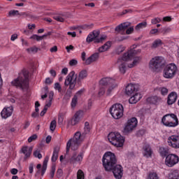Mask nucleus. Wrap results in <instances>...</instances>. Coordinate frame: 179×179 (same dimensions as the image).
<instances>
[{
    "mask_svg": "<svg viewBox=\"0 0 179 179\" xmlns=\"http://www.w3.org/2000/svg\"><path fill=\"white\" fill-rule=\"evenodd\" d=\"M90 134V124L89 122H85L84 131L81 134L80 131L75 133L73 137L69 140L66 143V153H69V150L71 148L72 150H78L82 142L85 141L86 135Z\"/></svg>",
    "mask_w": 179,
    "mask_h": 179,
    "instance_id": "1",
    "label": "nucleus"
},
{
    "mask_svg": "<svg viewBox=\"0 0 179 179\" xmlns=\"http://www.w3.org/2000/svg\"><path fill=\"white\" fill-rule=\"evenodd\" d=\"M87 78V71L86 70H82L79 74L78 77L76 74H75V72L72 71L69 73V75L66 76L64 85L65 86H69L70 90H73L75 89V86L77 83H80L83 79H86Z\"/></svg>",
    "mask_w": 179,
    "mask_h": 179,
    "instance_id": "2",
    "label": "nucleus"
},
{
    "mask_svg": "<svg viewBox=\"0 0 179 179\" xmlns=\"http://www.w3.org/2000/svg\"><path fill=\"white\" fill-rule=\"evenodd\" d=\"M13 86L18 87L22 92H27L29 90V71H24L20 74L17 78L11 82Z\"/></svg>",
    "mask_w": 179,
    "mask_h": 179,
    "instance_id": "3",
    "label": "nucleus"
},
{
    "mask_svg": "<svg viewBox=\"0 0 179 179\" xmlns=\"http://www.w3.org/2000/svg\"><path fill=\"white\" fill-rule=\"evenodd\" d=\"M103 166L106 171H111L113 167L117 164L115 155L111 152H107L103 157Z\"/></svg>",
    "mask_w": 179,
    "mask_h": 179,
    "instance_id": "4",
    "label": "nucleus"
},
{
    "mask_svg": "<svg viewBox=\"0 0 179 179\" xmlns=\"http://www.w3.org/2000/svg\"><path fill=\"white\" fill-rule=\"evenodd\" d=\"M135 53L134 50L129 51L123 55L121 58H119L117 60V65L120 73L124 75L127 72V62L131 61L134 58Z\"/></svg>",
    "mask_w": 179,
    "mask_h": 179,
    "instance_id": "5",
    "label": "nucleus"
},
{
    "mask_svg": "<svg viewBox=\"0 0 179 179\" xmlns=\"http://www.w3.org/2000/svg\"><path fill=\"white\" fill-rule=\"evenodd\" d=\"M108 139L115 148H122L125 142L124 137L118 132H110L108 136Z\"/></svg>",
    "mask_w": 179,
    "mask_h": 179,
    "instance_id": "6",
    "label": "nucleus"
},
{
    "mask_svg": "<svg viewBox=\"0 0 179 179\" xmlns=\"http://www.w3.org/2000/svg\"><path fill=\"white\" fill-rule=\"evenodd\" d=\"M162 122L168 128H175L178 125V117L174 113L167 114L163 116Z\"/></svg>",
    "mask_w": 179,
    "mask_h": 179,
    "instance_id": "7",
    "label": "nucleus"
},
{
    "mask_svg": "<svg viewBox=\"0 0 179 179\" xmlns=\"http://www.w3.org/2000/svg\"><path fill=\"white\" fill-rule=\"evenodd\" d=\"M110 113L115 120H120L124 115V106L121 103H116L110 108Z\"/></svg>",
    "mask_w": 179,
    "mask_h": 179,
    "instance_id": "8",
    "label": "nucleus"
},
{
    "mask_svg": "<svg viewBox=\"0 0 179 179\" xmlns=\"http://www.w3.org/2000/svg\"><path fill=\"white\" fill-rule=\"evenodd\" d=\"M99 36H100V31L94 30L90 32L86 38L87 43H92V41L96 43H103L107 38L106 35H102L100 38Z\"/></svg>",
    "mask_w": 179,
    "mask_h": 179,
    "instance_id": "9",
    "label": "nucleus"
},
{
    "mask_svg": "<svg viewBox=\"0 0 179 179\" xmlns=\"http://www.w3.org/2000/svg\"><path fill=\"white\" fill-rule=\"evenodd\" d=\"M177 66L174 63H171L164 69V78L165 79H173L177 73Z\"/></svg>",
    "mask_w": 179,
    "mask_h": 179,
    "instance_id": "10",
    "label": "nucleus"
},
{
    "mask_svg": "<svg viewBox=\"0 0 179 179\" xmlns=\"http://www.w3.org/2000/svg\"><path fill=\"white\" fill-rule=\"evenodd\" d=\"M162 65H164V58L159 56L152 58L149 64L150 69L153 71L160 69Z\"/></svg>",
    "mask_w": 179,
    "mask_h": 179,
    "instance_id": "11",
    "label": "nucleus"
},
{
    "mask_svg": "<svg viewBox=\"0 0 179 179\" xmlns=\"http://www.w3.org/2000/svg\"><path fill=\"white\" fill-rule=\"evenodd\" d=\"M138 125V120L136 117H132L129 120L124 128L123 132L125 135L127 134H129V132H132L134 131V128H136Z\"/></svg>",
    "mask_w": 179,
    "mask_h": 179,
    "instance_id": "12",
    "label": "nucleus"
},
{
    "mask_svg": "<svg viewBox=\"0 0 179 179\" xmlns=\"http://www.w3.org/2000/svg\"><path fill=\"white\" fill-rule=\"evenodd\" d=\"M178 162L179 157L175 154L168 155L165 159V164L168 167H173V166H176Z\"/></svg>",
    "mask_w": 179,
    "mask_h": 179,
    "instance_id": "13",
    "label": "nucleus"
},
{
    "mask_svg": "<svg viewBox=\"0 0 179 179\" xmlns=\"http://www.w3.org/2000/svg\"><path fill=\"white\" fill-rule=\"evenodd\" d=\"M167 143L173 149H179V136L178 135H171L168 137Z\"/></svg>",
    "mask_w": 179,
    "mask_h": 179,
    "instance_id": "14",
    "label": "nucleus"
},
{
    "mask_svg": "<svg viewBox=\"0 0 179 179\" xmlns=\"http://www.w3.org/2000/svg\"><path fill=\"white\" fill-rule=\"evenodd\" d=\"M111 170L113 171L115 178H122V176H124V169L122 168V166L120 164H116L112 168Z\"/></svg>",
    "mask_w": 179,
    "mask_h": 179,
    "instance_id": "15",
    "label": "nucleus"
},
{
    "mask_svg": "<svg viewBox=\"0 0 179 179\" xmlns=\"http://www.w3.org/2000/svg\"><path fill=\"white\" fill-rule=\"evenodd\" d=\"M13 113V106H9L7 108H4L1 112V118L6 120V118H9Z\"/></svg>",
    "mask_w": 179,
    "mask_h": 179,
    "instance_id": "16",
    "label": "nucleus"
},
{
    "mask_svg": "<svg viewBox=\"0 0 179 179\" xmlns=\"http://www.w3.org/2000/svg\"><path fill=\"white\" fill-rule=\"evenodd\" d=\"M138 92V85L135 84H129L125 89V93L128 96H131V94H134V93H136Z\"/></svg>",
    "mask_w": 179,
    "mask_h": 179,
    "instance_id": "17",
    "label": "nucleus"
},
{
    "mask_svg": "<svg viewBox=\"0 0 179 179\" xmlns=\"http://www.w3.org/2000/svg\"><path fill=\"white\" fill-rule=\"evenodd\" d=\"M129 26H131V22H124L117 25L115 27V31H117V33H121V31H125V30H127L128 27H129Z\"/></svg>",
    "mask_w": 179,
    "mask_h": 179,
    "instance_id": "18",
    "label": "nucleus"
},
{
    "mask_svg": "<svg viewBox=\"0 0 179 179\" xmlns=\"http://www.w3.org/2000/svg\"><path fill=\"white\" fill-rule=\"evenodd\" d=\"M49 159H50V157H45L42 169H38V171L36 172V176L41 173V176L43 177V176H44V174H45V171H47V164H48Z\"/></svg>",
    "mask_w": 179,
    "mask_h": 179,
    "instance_id": "19",
    "label": "nucleus"
},
{
    "mask_svg": "<svg viewBox=\"0 0 179 179\" xmlns=\"http://www.w3.org/2000/svg\"><path fill=\"white\" fill-rule=\"evenodd\" d=\"M100 57V55L99 52H95L93 55H92L90 57H88L85 62V65H90L92 62H96L97 59H99V57Z\"/></svg>",
    "mask_w": 179,
    "mask_h": 179,
    "instance_id": "20",
    "label": "nucleus"
},
{
    "mask_svg": "<svg viewBox=\"0 0 179 179\" xmlns=\"http://www.w3.org/2000/svg\"><path fill=\"white\" fill-rule=\"evenodd\" d=\"M176 101H177V93L172 92L168 96L167 104L171 106L172 104H174Z\"/></svg>",
    "mask_w": 179,
    "mask_h": 179,
    "instance_id": "21",
    "label": "nucleus"
},
{
    "mask_svg": "<svg viewBox=\"0 0 179 179\" xmlns=\"http://www.w3.org/2000/svg\"><path fill=\"white\" fill-rule=\"evenodd\" d=\"M83 114V111L82 110L78 111L75 114L74 117L71 120V125H76V124L79 122V120H80V117H82Z\"/></svg>",
    "mask_w": 179,
    "mask_h": 179,
    "instance_id": "22",
    "label": "nucleus"
},
{
    "mask_svg": "<svg viewBox=\"0 0 179 179\" xmlns=\"http://www.w3.org/2000/svg\"><path fill=\"white\" fill-rule=\"evenodd\" d=\"M33 151L32 147L24 146L22 148V152L24 155V159L29 158Z\"/></svg>",
    "mask_w": 179,
    "mask_h": 179,
    "instance_id": "23",
    "label": "nucleus"
},
{
    "mask_svg": "<svg viewBox=\"0 0 179 179\" xmlns=\"http://www.w3.org/2000/svg\"><path fill=\"white\" fill-rule=\"evenodd\" d=\"M141 99H142V95H141L139 93H136L129 99V103L130 104H136V102L139 101Z\"/></svg>",
    "mask_w": 179,
    "mask_h": 179,
    "instance_id": "24",
    "label": "nucleus"
},
{
    "mask_svg": "<svg viewBox=\"0 0 179 179\" xmlns=\"http://www.w3.org/2000/svg\"><path fill=\"white\" fill-rule=\"evenodd\" d=\"M114 82L115 81L110 78H104L99 81V85L100 86H107V85H110Z\"/></svg>",
    "mask_w": 179,
    "mask_h": 179,
    "instance_id": "25",
    "label": "nucleus"
},
{
    "mask_svg": "<svg viewBox=\"0 0 179 179\" xmlns=\"http://www.w3.org/2000/svg\"><path fill=\"white\" fill-rule=\"evenodd\" d=\"M48 36H51V32H48L41 36H38L37 34H34L30 37V38L31 40H36V41H41V40H44V38H45V37H48Z\"/></svg>",
    "mask_w": 179,
    "mask_h": 179,
    "instance_id": "26",
    "label": "nucleus"
},
{
    "mask_svg": "<svg viewBox=\"0 0 179 179\" xmlns=\"http://www.w3.org/2000/svg\"><path fill=\"white\" fill-rule=\"evenodd\" d=\"M83 160V153L80 152L78 157L76 153H74L72 157L70 159L71 163H75L76 162H82Z\"/></svg>",
    "mask_w": 179,
    "mask_h": 179,
    "instance_id": "27",
    "label": "nucleus"
},
{
    "mask_svg": "<svg viewBox=\"0 0 179 179\" xmlns=\"http://www.w3.org/2000/svg\"><path fill=\"white\" fill-rule=\"evenodd\" d=\"M143 149L144 150L143 155L145 157H152V148H150V145H145Z\"/></svg>",
    "mask_w": 179,
    "mask_h": 179,
    "instance_id": "28",
    "label": "nucleus"
},
{
    "mask_svg": "<svg viewBox=\"0 0 179 179\" xmlns=\"http://www.w3.org/2000/svg\"><path fill=\"white\" fill-rule=\"evenodd\" d=\"M59 153V146H56L54 148V150H53V153H52V156L51 158V161L53 163H55L57 162V159H58V154Z\"/></svg>",
    "mask_w": 179,
    "mask_h": 179,
    "instance_id": "29",
    "label": "nucleus"
},
{
    "mask_svg": "<svg viewBox=\"0 0 179 179\" xmlns=\"http://www.w3.org/2000/svg\"><path fill=\"white\" fill-rule=\"evenodd\" d=\"M111 47V42L108 41L98 49L99 52H104Z\"/></svg>",
    "mask_w": 179,
    "mask_h": 179,
    "instance_id": "30",
    "label": "nucleus"
},
{
    "mask_svg": "<svg viewBox=\"0 0 179 179\" xmlns=\"http://www.w3.org/2000/svg\"><path fill=\"white\" fill-rule=\"evenodd\" d=\"M117 86H118V85H117V83H115V81L113 83L109 84L108 87L106 91V95L110 96V94H111V92H113V90H114L115 89V87H117Z\"/></svg>",
    "mask_w": 179,
    "mask_h": 179,
    "instance_id": "31",
    "label": "nucleus"
},
{
    "mask_svg": "<svg viewBox=\"0 0 179 179\" xmlns=\"http://www.w3.org/2000/svg\"><path fill=\"white\" fill-rule=\"evenodd\" d=\"M169 179H179V171L178 170L172 171L169 175Z\"/></svg>",
    "mask_w": 179,
    "mask_h": 179,
    "instance_id": "32",
    "label": "nucleus"
},
{
    "mask_svg": "<svg viewBox=\"0 0 179 179\" xmlns=\"http://www.w3.org/2000/svg\"><path fill=\"white\" fill-rule=\"evenodd\" d=\"M163 45V41L161 39H156L152 43V48H157Z\"/></svg>",
    "mask_w": 179,
    "mask_h": 179,
    "instance_id": "33",
    "label": "nucleus"
},
{
    "mask_svg": "<svg viewBox=\"0 0 179 179\" xmlns=\"http://www.w3.org/2000/svg\"><path fill=\"white\" fill-rule=\"evenodd\" d=\"M159 155L162 157H166L169 155V148L164 147L159 148Z\"/></svg>",
    "mask_w": 179,
    "mask_h": 179,
    "instance_id": "34",
    "label": "nucleus"
},
{
    "mask_svg": "<svg viewBox=\"0 0 179 179\" xmlns=\"http://www.w3.org/2000/svg\"><path fill=\"white\" fill-rule=\"evenodd\" d=\"M159 100H160L159 99L158 96H151L147 99V101L148 103H150L151 104H157V103L159 102Z\"/></svg>",
    "mask_w": 179,
    "mask_h": 179,
    "instance_id": "35",
    "label": "nucleus"
},
{
    "mask_svg": "<svg viewBox=\"0 0 179 179\" xmlns=\"http://www.w3.org/2000/svg\"><path fill=\"white\" fill-rule=\"evenodd\" d=\"M142 59L141 57H136L134 58V61L132 64H130L128 65V68H134V66H136L138 64H139V62Z\"/></svg>",
    "mask_w": 179,
    "mask_h": 179,
    "instance_id": "36",
    "label": "nucleus"
},
{
    "mask_svg": "<svg viewBox=\"0 0 179 179\" xmlns=\"http://www.w3.org/2000/svg\"><path fill=\"white\" fill-rule=\"evenodd\" d=\"M146 26H148V22H141L136 26L135 30H136V31H139V30H141L142 29H145V27H146Z\"/></svg>",
    "mask_w": 179,
    "mask_h": 179,
    "instance_id": "37",
    "label": "nucleus"
},
{
    "mask_svg": "<svg viewBox=\"0 0 179 179\" xmlns=\"http://www.w3.org/2000/svg\"><path fill=\"white\" fill-rule=\"evenodd\" d=\"M26 51H27V52H28V54H36L38 51V48H37L36 46H33V47L27 48L26 50Z\"/></svg>",
    "mask_w": 179,
    "mask_h": 179,
    "instance_id": "38",
    "label": "nucleus"
},
{
    "mask_svg": "<svg viewBox=\"0 0 179 179\" xmlns=\"http://www.w3.org/2000/svg\"><path fill=\"white\" fill-rule=\"evenodd\" d=\"M53 19H55V20H57V22H65L66 17H65V15H54Z\"/></svg>",
    "mask_w": 179,
    "mask_h": 179,
    "instance_id": "39",
    "label": "nucleus"
},
{
    "mask_svg": "<svg viewBox=\"0 0 179 179\" xmlns=\"http://www.w3.org/2000/svg\"><path fill=\"white\" fill-rule=\"evenodd\" d=\"M159 92H160L162 96H167L169 94V89L164 87H161L158 88Z\"/></svg>",
    "mask_w": 179,
    "mask_h": 179,
    "instance_id": "40",
    "label": "nucleus"
},
{
    "mask_svg": "<svg viewBox=\"0 0 179 179\" xmlns=\"http://www.w3.org/2000/svg\"><path fill=\"white\" fill-rule=\"evenodd\" d=\"M76 104H78V95H75L71 101V107L72 108H75L76 107Z\"/></svg>",
    "mask_w": 179,
    "mask_h": 179,
    "instance_id": "41",
    "label": "nucleus"
},
{
    "mask_svg": "<svg viewBox=\"0 0 179 179\" xmlns=\"http://www.w3.org/2000/svg\"><path fill=\"white\" fill-rule=\"evenodd\" d=\"M77 179H85V173L80 169L78 171Z\"/></svg>",
    "mask_w": 179,
    "mask_h": 179,
    "instance_id": "42",
    "label": "nucleus"
},
{
    "mask_svg": "<svg viewBox=\"0 0 179 179\" xmlns=\"http://www.w3.org/2000/svg\"><path fill=\"white\" fill-rule=\"evenodd\" d=\"M55 165L53 164L52 165V167L50 169V178H54V176H55Z\"/></svg>",
    "mask_w": 179,
    "mask_h": 179,
    "instance_id": "43",
    "label": "nucleus"
},
{
    "mask_svg": "<svg viewBox=\"0 0 179 179\" xmlns=\"http://www.w3.org/2000/svg\"><path fill=\"white\" fill-rule=\"evenodd\" d=\"M55 128H57V121L52 120L50 122V131H55Z\"/></svg>",
    "mask_w": 179,
    "mask_h": 179,
    "instance_id": "44",
    "label": "nucleus"
},
{
    "mask_svg": "<svg viewBox=\"0 0 179 179\" xmlns=\"http://www.w3.org/2000/svg\"><path fill=\"white\" fill-rule=\"evenodd\" d=\"M124 50H125V48L122 45H120V46L117 48L116 54L120 55V54H121V52H124Z\"/></svg>",
    "mask_w": 179,
    "mask_h": 179,
    "instance_id": "45",
    "label": "nucleus"
},
{
    "mask_svg": "<svg viewBox=\"0 0 179 179\" xmlns=\"http://www.w3.org/2000/svg\"><path fill=\"white\" fill-rule=\"evenodd\" d=\"M72 97V91L68 90L64 95V99L69 100Z\"/></svg>",
    "mask_w": 179,
    "mask_h": 179,
    "instance_id": "46",
    "label": "nucleus"
},
{
    "mask_svg": "<svg viewBox=\"0 0 179 179\" xmlns=\"http://www.w3.org/2000/svg\"><path fill=\"white\" fill-rule=\"evenodd\" d=\"M106 93V87H100L99 91L98 92V94L99 96H104Z\"/></svg>",
    "mask_w": 179,
    "mask_h": 179,
    "instance_id": "47",
    "label": "nucleus"
},
{
    "mask_svg": "<svg viewBox=\"0 0 179 179\" xmlns=\"http://www.w3.org/2000/svg\"><path fill=\"white\" fill-rule=\"evenodd\" d=\"M55 90H57L59 93H61V92H62V87H61L59 83H55Z\"/></svg>",
    "mask_w": 179,
    "mask_h": 179,
    "instance_id": "48",
    "label": "nucleus"
},
{
    "mask_svg": "<svg viewBox=\"0 0 179 179\" xmlns=\"http://www.w3.org/2000/svg\"><path fill=\"white\" fill-rule=\"evenodd\" d=\"M17 15H19V10H12L8 13L9 16H17Z\"/></svg>",
    "mask_w": 179,
    "mask_h": 179,
    "instance_id": "49",
    "label": "nucleus"
},
{
    "mask_svg": "<svg viewBox=\"0 0 179 179\" xmlns=\"http://www.w3.org/2000/svg\"><path fill=\"white\" fill-rule=\"evenodd\" d=\"M148 179H159V176L156 173H151L149 174Z\"/></svg>",
    "mask_w": 179,
    "mask_h": 179,
    "instance_id": "50",
    "label": "nucleus"
},
{
    "mask_svg": "<svg viewBox=\"0 0 179 179\" xmlns=\"http://www.w3.org/2000/svg\"><path fill=\"white\" fill-rule=\"evenodd\" d=\"M162 22V19L159 17L154 18L151 20V23L152 24H157V23H160Z\"/></svg>",
    "mask_w": 179,
    "mask_h": 179,
    "instance_id": "51",
    "label": "nucleus"
},
{
    "mask_svg": "<svg viewBox=\"0 0 179 179\" xmlns=\"http://www.w3.org/2000/svg\"><path fill=\"white\" fill-rule=\"evenodd\" d=\"M36 139H37V136L36 134H34L28 138V142L29 143H31V142H33V141H36Z\"/></svg>",
    "mask_w": 179,
    "mask_h": 179,
    "instance_id": "52",
    "label": "nucleus"
},
{
    "mask_svg": "<svg viewBox=\"0 0 179 179\" xmlns=\"http://www.w3.org/2000/svg\"><path fill=\"white\" fill-rule=\"evenodd\" d=\"M34 156L35 157H38V159H42L43 157V155H41V153H40V151L37 150L34 152Z\"/></svg>",
    "mask_w": 179,
    "mask_h": 179,
    "instance_id": "53",
    "label": "nucleus"
},
{
    "mask_svg": "<svg viewBox=\"0 0 179 179\" xmlns=\"http://www.w3.org/2000/svg\"><path fill=\"white\" fill-rule=\"evenodd\" d=\"M70 66H75L76 65H78V60L73 59L69 62Z\"/></svg>",
    "mask_w": 179,
    "mask_h": 179,
    "instance_id": "54",
    "label": "nucleus"
},
{
    "mask_svg": "<svg viewBox=\"0 0 179 179\" xmlns=\"http://www.w3.org/2000/svg\"><path fill=\"white\" fill-rule=\"evenodd\" d=\"M62 122H64V116L63 115H59V117H58V124H59V125H62Z\"/></svg>",
    "mask_w": 179,
    "mask_h": 179,
    "instance_id": "55",
    "label": "nucleus"
},
{
    "mask_svg": "<svg viewBox=\"0 0 179 179\" xmlns=\"http://www.w3.org/2000/svg\"><path fill=\"white\" fill-rule=\"evenodd\" d=\"M134 32V27H130L126 30V34H131Z\"/></svg>",
    "mask_w": 179,
    "mask_h": 179,
    "instance_id": "56",
    "label": "nucleus"
},
{
    "mask_svg": "<svg viewBox=\"0 0 179 179\" xmlns=\"http://www.w3.org/2000/svg\"><path fill=\"white\" fill-rule=\"evenodd\" d=\"M56 176L57 178H61L62 177V169H58Z\"/></svg>",
    "mask_w": 179,
    "mask_h": 179,
    "instance_id": "57",
    "label": "nucleus"
},
{
    "mask_svg": "<svg viewBox=\"0 0 179 179\" xmlns=\"http://www.w3.org/2000/svg\"><path fill=\"white\" fill-rule=\"evenodd\" d=\"M52 82H53V80L51 79V78H47L45 79V83L46 85H52Z\"/></svg>",
    "mask_w": 179,
    "mask_h": 179,
    "instance_id": "58",
    "label": "nucleus"
},
{
    "mask_svg": "<svg viewBox=\"0 0 179 179\" xmlns=\"http://www.w3.org/2000/svg\"><path fill=\"white\" fill-rule=\"evenodd\" d=\"M20 16H24V17H30V14L27 13H19Z\"/></svg>",
    "mask_w": 179,
    "mask_h": 179,
    "instance_id": "59",
    "label": "nucleus"
},
{
    "mask_svg": "<svg viewBox=\"0 0 179 179\" xmlns=\"http://www.w3.org/2000/svg\"><path fill=\"white\" fill-rule=\"evenodd\" d=\"M50 52H57L58 51V47L57 45L53 46L50 49Z\"/></svg>",
    "mask_w": 179,
    "mask_h": 179,
    "instance_id": "60",
    "label": "nucleus"
},
{
    "mask_svg": "<svg viewBox=\"0 0 179 179\" xmlns=\"http://www.w3.org/2000/svg\"><path fill=\"white\" fill-rule=\"evenodd\" d=\"M81 59H82L83 61H84L85 62H86V52H83L81 53Z\"/></svg>",
    "mask_w": 179,
    "mask_h": 179,
    "instance_id": "61",
    "label": "nucleus"
},
{
    "mask_svg": "<svg viewBox=\"0 0 179 179\" xmlns=\"http://www.w3.org/2000/svg\"><path fill=\"white\" fill-rule=\"evenodd\" d=\"M17 34H13L12 36H11V37H10V40H11V41H15V40H17Z\"/></svg>",
    "mask_w": 179,
    "mask_h": 179,
    "instance_id": "62",
    "label": "nucleus"
},
{
    "mask_svg": "<svg viewBox=\"0 0 179 179\" xmlns=\"http://www.w3.org/2000/svg\"><path fill=\"white\" fill-rule=\"evenodd\" d=\"M66 50L67 52H71V50H73V45H70L69 46H66Z\"/></svg>",
    "mask_w": 179,
    "mask_h": 179,
    "instance_id": "63",
    "label": "nucleus"
},
{
    "mask_svg": "<svg viewBox=\"0 0 179 179\" xmlns=\"http://www.w3.org/2000/svg\"><path fill=\"white\" fill-rule=\"evenodd\" d=\"M34 167V164H30L29 167V173L30 174H33Z\"/></svg>",
    "mask_w": 179,
    "mask_h": 179,
    "instance_id": "64",
    "label": "nucleus"
}]
</instances>
